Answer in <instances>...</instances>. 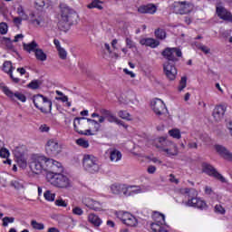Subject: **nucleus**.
<instances>
[{"mask_svg":"<svg viewBox=\"0 0 232 232\" xmlns=\"http://www.w3.org/2000/svg\"><path fill=\"white\" fill-rule=\"evenodd\" d=\"M155 146L161 153H164L166 157H177V155H179L177 144L164 138L158 139Z\"/></svg>","mask_w":232,"mask_h":232,"instance_id":"obj_3","label":"nucleus"},{"mask_svg":"<svg viewBox=\"0 0 232 232\" xmlns=\"http://www.w3.org/2000/svg\"><path fill=\"white\" fill-rule=\"evenodd\" d=\"M74 122H76V126L78 124V127L79 130H85L86 126H88V122H86V118L85 117H76L74 118V121H73V124Z\"/></svg>","mask_w":232,"mask_h":232,"instance_id":"obj_30","label":"nucleus"},{"mask_svg":"<svg viewBox=\"0 0 232 232\" xmlns=\"http://www.w3.org/2000/svg\"><path fill=\"white\" fill-rule=\"evenodd\" d=\"M31 226L33 229H36L38 231H43L44 229V224L37 222V220L33 219L31 221Z\"/></svg>","mask_w":232,"mask_h":232,"instance_id":"obj_37","label":"nucleus"},{"mask_svg":"<svg viewBox=\"0 0 232 232\" xmlns=\"http://www.w3.org/2000/svg\"><path fill=\"white\" fill-rule=\"evenodd\" d=\"M12 188L14 189H23L24 188V181L22 179H14L11 181Z\"/></svg>","mask_w":232,"mask_h":232,"instance_id":"obj_33","label":"nucleus"},{"mask_svg":"<svg viewBox=\"0 0 232 232\" xmlns=\"http://www.w3.org/2000/svg\"><path fill=\"white\" fill-rule=\"evenodd\" d=\"M82 164L85 171L89 173H99L101 170V164L99 160L93 155H84Z\"/></svg>","mask_w":232,"mask_h":232,"instance_id":"obj_7","label":"nucleus"},{"mask_svg":"<svg viewBox=\"0 0 232 232\" xmlns=\"http://www.w3.org/2000/svg\"><path fill=\"white\" fill-rule=\"evenodd\" d=\"M31 23L34 24V26H46V22L42 17H38L36 19H32Z\"/></svg>","mask_w":232,"mask_h":232,"instance_id":"obj_39","label":"nucleus"},{"mask_svg":"<svg viewBox=\"0 0 232 232\" xmlns=\"http://www.w3.org/2000/svg\"><path fill=\"white\" fill-rule=\"evenodd\" d=\"M55 99L56 101H62V102H68V96L64 94L63 96L56 97Z\"/></svg>","mask_w":232,"mask_h":232,"instance_id":"obj_61","label":"nucleus"},{"mask_svg":"<svg viewBox=\"0 0 232 232\" xmlns=\"http://www.w3.org/2000/svg\"><path fill=\"white\" fill-rule=\"evenodd\" d=\"M2 226L4 227H7L8 224H14V222H15V218H10V217H5L3 219H2Z\"/></svg>","mask_w":232,"mask_h":232,"instance_id":"obj_43","label":"nucleus"},{"mask_svg":"<svg viewBox=\"0 0 232 232\" xmlns=\"http://www.w3.org/2000/svg\"><path fill=\"white\" fill-rule=\"evenodd\" d=\"M92 124V126H94L95 131H99V130H101V124H99V121L93 120Z\"/></svg>","mask_w":232,"mask_h":232,"instance_id":"obj_60","label":"nucleus"},{"mask_svg":"<svg viewBox=\"0 0 232 232\" xmlns=\"http://www.w3.org/2000/svg\"><path fill=\"white\" fill-rule=\"evenodd\" d=\"M2 91L5 93V95L9 97V99H12L13 101L17 99L18 101H21V102H26V96H24V94L21 92H14L10 90V88L6 86L2 87Z\"/></svg>","mask_w":232,"mask_h":232,"instance_id":"obj_15","label":"nucleus"},{"mask_svg":"<svg viewBox=\"0 0 232 232\" xmlns=\"http://www.w3.org/2000/svg\"><path fill=\"white\" fill-rule=\"evenodd\" d=\"M124 73H126L127 75H130L131 77V79L135 78V73L131 71H129L128 69H124L123 70Z\"/></svg>","mask_w":232,"mask_h":232,"instance_id":"obj_63","label":"nucleus"},{"mask_svg":"<svg viewBox=\"0 0 232 232\" xmlns=\"http://www.w3.org/2000/svg\"><path fill=\"white\" fill-rule=\"evenodd\" d=\"M195 46L198 48V50H201V52H204V53H209L210 49L208 48L206 45H202L200 44L194 43Z\"/></svg>","mask_w":232,"mask_h":232,"instance_id":"obj_50","label":"nucleus"},{"mask_svg":"<svg viewBox=\"0 0 232 232\" xmlns=\"http://www.w3.org/2000/svg\"><path fill=\"white\" fill-rule=\"evenodd\" d=\"M182 195H187L188 201L183 202L188 208H198V209H204L206 208V202L204 200L195 198L198 195V192L194 188H183L181 189Z\"/></svg>","mask_w":232,"mask_h":232,"instance_id":"obj_2","label":"nucleus"},{"mask_svg":"<svg viewBox=\"0 0 232 232\" xmlns=\"http://www.w3.org/2000/svg\"><path fill=\"white\" fill-rule=\"evenodd\" d=\"M161 55L167 63L175 64V63H179V57H182V51L177 47H167L162 51Z\"/></svg>","mask_w":232,"mask_h":232,"instance_id":"obj_8","label":"nucleus"},{"mask_svg":"<svg viewBox=\"0 0 232 232\" xmlns=\"http://www.w3.org/2000/svg\"><path fill=\"white\" fill-rule=\"evenodd\" d=\"M126 46L127 48H135V42L130 38H126Z\"/></svg>","mask_w":232,"mask_h":232,"instance_id":"obj_56","label":"nucleus"},{"mask_svg":"<svg viewBox=\"0 0 232 232\" xmlns=\"http://www.w3.org/2000/svg\"><path fill=\"white\" fill-rule=\"evenodd\" d=\"M214 211L216 213H218L219 215H224V213H226V209L224 208V207H222V205H216Z\"/></svg>","mask_w":232,"mask_h":232,"instance_id":"obj_51","label":"nucleus"},{"mask_svg":"<svg viewBox=\"0 0 232 232\" xmlns=\"http://www.w3.org/2000/svg\"><path fill=\"white\" fill-rule=\"evenodd\" d=\"M39 130H40V131L44 133V132L50 131V127H48V125H46V124H44V125L40 126Z\"/></svg>","mask_w":232,"mask_h":232,"instance_id":"obj_57","label":"nucleus"},{"mask_svg":"<svg viewBox=\"0 0 232 232\" xmlns=\"http://www.w3.org/2000/svg\"><path fill=\"white\" fill-rule=\"evenodd\" d=\"M154 34L157 39H160L161 41L166 39V31H164V29L158 28L155 30Z\"/></svg>","mask_w":232,"mask_h":232,"instance_id":"obj_38","label":"nucleus"},{"mask_svg":"<svg viewBox=\"0 0 232 232\" xmlns=\"http://www.w3.org/2000/svg\"><path fill=\"white\" fill-rule=\"evenodd\" d=\"M72 213H73V215H78L79 217H81V215H82L84 213V211L82 210V208L76 207V208H72Z\"/></svg>","mask_w":232,"mask_h":232,"instance_id":"obj_55","label":"nucleus"},{"mask_svg":"<svg viewBox=\"0 0 232 232\" xmlns=\"http://www.w3.org/2000/svg\"><path fill=\"white\" fill-rule=\"evenodd\" d=\"M61 145L55 140H49L46 143L45 151L50 157H57L61 153Z\"/></svg>","mask_w":232,"mask_h":232,"instance_id":"obj_11","label":"nucleus"},{"mask_svg":"<svg viewBox=\"0 0 232 232\" xmlns=\"http://www.w3.org/2000/svg\"><path fill=\"white\" fill-rule=\"evenodd\" d=\"M77 13L70 9V7H62V18L58 23V28L62 32L70 30V26L77 23Z\"/></svg>","mask_w":232,"mask_h":232,"instance_id":"obj_1","label":"nucleus"},{"mask_svg":"<svg viewBox=\"0 0 232 232\" xmlns=\"http://www.w3.org/2000/svg\"><path fill=\"white\" fill-rule=\"evenodd\" d=\"M163 71L169 81H175L177 79V67H175V63L165 62L163 63Z\"/></svg>","mask_w":232,"mask_h":232,"instance_id":"obj_14","label":"nucleus"},{"mask_svg":"<svg viewBox=\"0 0 232 232\" xmlns=\"http://www.w3.org/2000/svg\"><path fill=\"white\" fill-rule=\"evenodd\" d=\"M225 113H226V107L219 105L215 107L212 115L217 122H220V121L224 119Z\"/></svg>","mask_w":232,"mask_h":232,"instance_id":"obj_21","label":"nucleus"},{"mask_svg":"<svg viewBox=\"0 0 232 232\" xmlns=\"http://www.w3.org/2000/svg\"><path fill=\"white\" fill-rule=\"evenodd\" d=\"M24 50H25V52H28V53H32V52H34V53H35L36 50L39 49V44H37V42L33 41L29 44H24Z\"/></svg>","mask_w":232,"mask_h":232,"instance_id":"obj_24","label":"nucleus"},{"mask_svg":"<svg viewBox=\"0 0 232 232\" xmlns=\"http://www.w3.org/2000/svg\"><path fill=\"white\" fill-rule=\"evenodd\" d=\"M175 14L184 15L189 14L193 10V5L186 2H175L173 4Z\"/></svg>","mask_w":232,"mask_h":232,"instance_id":"obj_12","label":"nucleus"},{"mask_svg":"<svg viewBox=\"0 0 232 232\" xmlns=\"http://www.w3.org/2000/svg\"><path fill=\"white\" fill-rule=\"evenodd\" d=\"M188 148H189L190 150H197V148H198V146L197 145V142L189 141L188 143Z\"/></svg>","mask_w":232,"mask_h":232,"instance_id":"obj_58","label":"nucleus"},{"mask_svg":"<svg viewBox=\"0 0 232 232\" xmlns=\"http://www.w3.org/2000/svg\"><path fill=\"white\" fill-rule=\"evenodd\" d=\"M76 143L78 144V146H81L82 148H89L90 147V143L88 142V140H86L84 139H78L76 140Z\"/></svg>","mask_w":232,"mask_h":232,"instance_id":"obj_48","label":"nucleus"},{"mask_svg":"<svg viewBox=\"0 0 232 232\" xmlns=\"http://www.w3.org/2000/svg\"><path fill=\"white\" fill-rule=\"evenodd\" d=\"M14 157H16V162L20 168H26L28 166V163L26 162V159H24V156L23 154H20L17 150H14Z\"/></svg>","mask_w":232,"mask_h":232,"instance_id":"obj_23","label":"nucleus"},{"mask_svg":"<svg viewBox=\"0 0 232 232\" xmlns=\"http://www.w3.org/2000/svg\"><path fill=\"white\" fill-rule=\"evenodd\" d=\"M147 171L150 175H153V173H155L157 171V168L155 166H153V165H150V166H149Z\"/></svg>","mask_w":232,"mask_h":232,"instance_id":"obj_59","label":"nucleus"},{"mask_svg":"<svg viewBox=\"0 0 232 232\" xmlns=\"http://www.w3.org/2000/svg\"><path fill=\"white\" fill-rule=\"evenodd\" d=\"M34 55L35 58L37 59V61H42L44 63V61H46L47 59V55L45 54L44 51H43V49L38 48L35 52H34Z\"/></svg>","mask_w":232,"mask_h":232,"instance_id":"obj_32","label":"nucleus"},{"mask_svg":"<svg viewBox=\"0 0 232 232\" xmlns=\"http://www.w3.org/2000/svg\"><path fill=\"white\" fill-rule=\"evenodd\" d=\"M110 159L111 162H119L122 159V153L118 150H113L110 152Z\"/></svg>","mask_w":232,"mask_h":232,"instance_id":"obj_29","label":"nucleus"},{"mask_svg":"<svg viewBox=\"0 0 232 232\" xmlns=\"http://www.w3.org/2000/svg\"><path fill=\"white\" fill-rule=\"evenodd\" d=\"M140 14H153L157 12V5L153 4H149L146 5H140L138 8Z\"/></svg>","mask_w":232,"mask_h":232,"instance_id":"obj_22","label":"nucleus"},{"mask_svg":"<svg viewBox=\"0 0 232 232\" xmlns=\"http://www.w3.org/2000/svg\"><path fill=\"white\" fill-rule=\"evenodd\" d=\"M55 205L59 206L60 208H66V206H68V203L63 200V198H59L55 200Z\"/></svg>","mask_w":232,"mask_h":232,"instance_id":"obj_53","label":"nucleus"},{"mask_svg":"<svg viewBox=\"0 0 232 232\" xmlns=\"http://www.w3.org/2000/svg\"><path fill=\"white\" fill-rule=\"evenodd\" d=\"M82 204L86 206V208H89V209H92V211H101L102 209V204L92 198H84Z\"/></svg>","mask_w":232,"mask_h":232,"instance_id":"obj_16","label":"nucleus"},{"mask_svg":"<svg viewBox=\"0 0 232 232\" xmlns=\"http://www.w3.org/2000/svg\"><path fill=\"white\" fill-rule=\"evenodd\" d=\"M17 14H19V16L22 19H24V20L28 19V15L26 14H24V10H23V7H18L17 8Z\"/></svg>","mask_w":232,"mask_h":232,"instance_id":"obj_52","label":"nucleus"},{"mask_svg":"<svg viewBox=\"0 0 232 232\" xmlns=\"http://www.w3.org/2000/svg\"><path fill=\"white\" fill-rule=\"evenodd\" d=\"M33 102L42 113H50L52 111V101L42 94H36L33 97Z\"/></svg>","mask_w":232,"mask_h":232,"instance_id":"obj_6","label":"nucleus"},{"mask_svg":"<svg viewBox=\"0 0 232 232\" xmlns=\"http://www.w3.org/2000/svg\"><path fill=\"white\" fill-rule=\"evenodd\" d=\"M0 157L2 159H8V157H10V151H8L7 149H3V144L1 143V140H0Z\"/></svg>","mask_w":232,"mask_h":232,"instance_id":"obj_41","label":"nucleus"},{"mask_svg":"<svg viewBox=\"0 0 232 232\" xmlns=\"http://www.w3.org/2000/svg\"><path fill=\"white\" fill-rule=\"evenodd\" d=\"M41 84H43V82L41 80H34L27 86L31 90H39Z\"/></svg>","mask_w":232,"mask_h":232,"instance_id":"obj_35","label":"nucleus"},{"mask_svg":"<svg viewBox=\"0 0 232 232\" xmlns=\"http://www.w3.org/2000/svg\"><path fill=\"white\" fill-rule=\"evenodd\" d=\"M151 108L156 113V115H162L164 113V110H166V104L160 99H156L152 102Z\"/></svg>","mask_w":232,"mask_h":232,"instance_id":"obj_19","label":"nucleus"},{"mask_svg":"<svg viewBox=\"0 0 232 232\" xmlns=\"http://www.w3.org/2000/svg\"><path fill=\"white\" fill-rule=\"evenodd\" d=\"M140 192V187L127 185V194H125V197H131V195H139V193Z\"/></svg>","mask_w":232,"mask_h":232,"instance_id":"obj_27","label":"nucleus"},{"mask_svg":"<svg viewBox=\"0 0 232 232\" xmlns=\"http://www.w3.org/2000/svg\"><path fill=\"white\" fill-rule=\"evenodd\" d=\"M142 44H145L146 46H150V48H157L160 43L159 41L153 39V38H146L144 40H141L140 42Z\"/></svg>","mask_w":232,"mask_h":232,"instance_id":"obj_28","label":"nucleus"},{"mask_svg":"<svg viewBox=\"0 0 232 232\" xmlns=\"http://www.w3.org/2000/svg\"><path fill=\"white\" fill-rule=\"evenodd\" d=\"M216 12L219 19H223V21H232L231 12L227 11L226 7L221 5H218L216 7Z\"/></svg>","mask_w":232,"mask_h":232,"instance_id":"obj_18","label":"nucleus"},{"mask_svg":"<svg viewBox=\"0 0 232 232\" xmlns=\"http://www.w3.org/2000/svg\"><path fill=\"white\" fill-rule=\"evenodd\" d=\"M48 158L45 156H33L30 162V168L35 175H41L44 171H47Z\"/></svg>","mask_w":232,"mask_h":232,"instance_id":"obj_4","label":"nucleus"},{"mask_svg":"<svg viewBox=\"0 0 232 232\" xmlns=\"http://www.w3.org/2000/svg\"><path fill=\"white\" fill-rule=\"evenodd\" d=\"M111 192L112 195H128V185L121 184V183H114L110 187Z\"/></svg>","mask_w":232,"mask_h":232,"instance_id":"obj_17","label":"nucleus"},{"mask_svg":"<svg viewBox=\"0 0 232 232\" xmlns=\"http://www.w3.org/2000/svg\"><path fill=\"white\" fill-rule=\"evenodd\" d=\"M0 34L2 35H5V34H8V24H6V23L5 22L0 23Z\"/></svg>","mask_w":232,"mask_h":232,"instance_id":"obj_47","label":"nucleus"},{"mask_svg":"<svg viewBox=\"0 0 232 232\" xmlns=\"http://www.w3.org/2000/svg\"><path fill=\"white\" fill-rule=\"evenodd\" d=\"M14 24H16V26H19V24H21V23H23V18L20 17H14Z\"/></svg>","mask_w":232,"mask_h":232,"instance_id":"obj_62","label":"nucleus"},{"mask_svg":"<svg viewBox=\"0 0 232 232\" xmlns=\"http://www.w3.org/2000/svg\"><path fill=\"white\" fill-rule=\"evenodd\" d=\"M15 70V68H14V66H12V62H5L4 65H3V71L5 72V73H12V71Z\"/></svg>","mask_w":232,"mask_h":232,"instance_id":"obj_34","label":"nucleus"},{"mask_svg":"<svg viewBox=\"0 0 232 232\" xmlns=\"http://www.w3.org/2000/svg\"><path fill=\"white\" fill-rule=\"evenodd\" d=\"M118 115L119 117H121V119H123L124 121H131V115L126 111H120L118 112Z\"/></svg>","mask_w":232,"mask_h":232,"instance_id":"obj_42","label":"nucleus"},{"mask_svg":"<svg viewBox=\"0 0 232 232\" xmlns=\"http://www.w3.org/2000/svg\"><path fill=\"white\" fill-rule=\"evenodd\" d=\"M44 197L45 200H48L49 202H53V200H55V193H52L50 190H46L44 193Z\"/></svg>","mask_w":232,"mask_h":232,"instance_id":"obj_40","label":"nucleus"},{"mask_svg":"<svg viewBox=\"0 0 232 232\" xmlns=\"http://www.w3.org/2000/svg\"><path fill=\"white\" fill-rule=\"evenodd\" d=\"M74 130L77 131L80 135H95L94 133H92V130L88 129L85 130H79V127L77 126V122H74L73 124Z\"/></svg>","mask_w":232,"mask_h":232,"instance_id":"obj_36","label":"nucleus"},{"mask_svg":"<svg viewBox=\"0 0 232 232\" xmlns=\"http://www.w3.org/2000/svg\"><path fill=\"white\" fill-rule=\"evenodd\" d=\"M88 220L90 224H92V226H94V227H99V226L102 224V219H101V218H99V216L95 214H90L88 216Z\"/></svg>","mask_w":232,"mask_h":232,"instance_id":"obj_25","label":"nucleus"},{"mask_svg":"<svg viewBox=\"0 0 232 232\" xmlns=\"http://www.w3.org/2000/svg\"><path fill=\"white\" fill-rule=\"evenodd\" d=\"M187 82H188V78L186 76H183L179 82V92H182V90L186 88Z\"/></svg>","mask_w":232,"mask_h":232,"instance_id":"obj_49","label":"nucleus"},{"mask_svg":"<svg viewBox=\"0 0 232 232\" xmlns=\"http://www.w3.org/2000/svg\"><path fill=\"white\" fill-rule=\"evenodd\" d=\"M87 6L88 8H98V10H102V5H101V2L99 0L92 1Z\"/></svg>","mask_w":232,"mask_h":232,"instance_id":"obj_45","label":"nucleus"},{"mask_svg":"<svg viewBox=\"0 0 232 232\" xmlns=\"http://www.w3.org/2000/svg\"><path fill=\"white\" fill-rule=\"evenodd\" d=\"M202 168L203 173H206L209 177H213L217 180H219V182L226 183V178H224V176H222V174H220L213 166L208 163H203Z\"/></svg>","mask_w":232,"mask_h":232,"instance_id":"obj_10","label":"nucleus"},{"mask_svg":"<svg viewBox=\"0 0 232 232\" xmlns=\"http://www.w3.org/2000/svg\"><path fill=\"white\" fill-rule=\"evenodd\" d=\"M47 182H50L52 186H55V188H69L70 179L68 177L63 175V172L60 173H47L46 174Z\"/></svg>","mask_w":232,"mask_h":232,"instance_id":"obj_5","label":"nucleus"},{"mask_svg":"<svg viewBox=\"0 0 232 232\" xmlns=\"http://www.w3.org/2000/svg\"><path fill=\"white\" fill-rule=\"evenodd\" d=\"M101 113L102 115H103L105 117V119H107L108 122H116L117 121V116H115L113 113H111V111L105 110V109H102L101 110Z\"/></svg>","mask_w":232,"mask_h":232,"instance_id":"obj_26","label":"nucleus"},{"mask_svg":"<svg viewBox=\"0 0 232 232\" xmlns=\"http://www.w3.org/2000/svg\"><path fill=\"white\" fill-rule=\"evenodd\" d=\"M204 194L209 198L215 199L218 198V195L215 193V190L210 186L206 185L204 187Z\"/></svg>","mask_w":232,"mask_h":232,"instance_id":"obj_31","label":"nucleus"},{"mask_svg":"<svg viewBox=\"0 0 232 232\" xmlns=\"http://www.w3.org/2000/svg\"><path fill=\"white\" fill-rule=\"evenodd\" d=\"M116 217L121 220L123 224L130 227H135L138 224L137 218L130 214V212L120 211L116 213Z\"/></svg>","mask_w":232,"mask_h":232,"instance_id":"obj_9","label":"nucleus"},{"mask_svg":"<svg viewBox=\"0 0 232 232\" xmlns=\"http://www.w3.org/2000/svg\"><path fill=\"white\" fill-rule=\"evenodd\" d=\"M215 150L220 155V157H223V159L226 160H232V153L226 149V147L222 145H216Z\"/></svg>","mask_w":232,"mask_h":232,"instance_id":"obj_20","label":"nucleus"},{"mask_svg":"<svg viewBox=\"0 0 232 232\" xmlns=\"http://www.w3.org/2000/svg\"><path fill=\"white\" fill-rule=\"evenodd\" d=\"M169 135H170V137H173V139H180L181 137L180 130L179 129L169 130Z\"/></svg>","mask_w":232,"mask_h":232,"instance_id":"obj_44","label":"nucleus"},{"mask_svg":"<svg viewBox=\"0 0 232 232\" xmlns=\"http://www.w3.org/2000/svg\"><path fill=\"white\" fill-rule=\"evenodd\" d=\"M63 168L61 162L53 159H47V173H53V175H57V173H63Z\"/></svg>","mask_w":232,"mask_h":232,"instance_id":"obj_13","label":"nucleus"},{"mask_svg":"<svg viewBox=\"0 0 232 232\" xmlns=\"http://www.w3.org/2000/svg\"><path fill=\"white\" fill-rule=\"evenodd\" d=\"M169 177H170L169 180L171 182H174V184H179V179L175 178V175L170 174Z\"/></svg>","mask_w":232,"mask_h":232,"instance_id":"obj_64","label":"nucleus"},{"mask_svg":"<svg viewBox=\"0 0 232 232\" xmlns=\"http://www.w3.org/2000/svg\"><path fill=\"white\" fill-rule=\"evenodd\" d=\"M34 5L36 8H44L46 2L44 0H35Z\"/></svg>","mask_w":232,"mask_h":232,"instance_id":"obj_54","label":"nucleus"},{"mask_svg":"<svg viewBox=\"0 0 232 232\" xmlns=\"http://www.w3.org/2000/svg\"><path fill=\"white\" fill-rule=\"evenodd\" d=\"M57 51H58V55H59L60 59H62L63 61L66 60V57H68V53L66 52V50H64V48L61 47Z\"/></svg>","mask_w":232,"mask_h":232,"instance_id":"obj_46","label":"nucleus"}]
</instances>
